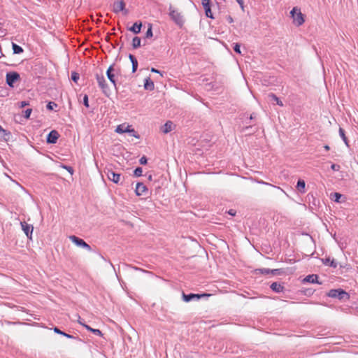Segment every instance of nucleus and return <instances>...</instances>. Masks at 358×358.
Segmentation results:
<instances>
[{
  "instance_id": "1",
  "label": "nucleus",
  "mask_w": 358,
  "mask_h": 358,
  "mask_svg": "<svg viewBox=\"0 0 358 358\" xmlns=\"http://www.w3.org/2000/svg\"><path fill=\"white\" fill-rule=\"evenodd\" d=\"M290 14L292 17L293 18V22L296 26L299 27L304 23V16L301 12L300 9H299L298 8H293L290 12Z\"/></svg>"
},
{
  "instance_id": "2",
  "label": "nucleus",
  "mask_w": 358,
  "mask_h": 358,
  "mask_svg": "<svg viewBox=\"0 0 358 358\" xmlns=\"http://www.w3.org/2000/svg\"><path fill=\"white\" fill-rule=\"evenodd\" d=\"M327 295L329 297L336 298L340 300L350 299L349 294L342 289H332L329 292Z\"/></svg>"
},
{
  "instance_id": "3",
  "label": "nucleus",
  "mask_w": 358,
  "mask_h": 358,
  "mask_svg": "<svg viewBox=\"0 0 358 358\" xmlns=\"http://www.w3.org/2000/svg\"><path fill=\"white\" fill-rule=\"evenodd\" d=\"M169 15L172 20L180 27L184 24L183 17L180 13L174 9L171 6L169 7Z\"/></svg>"
},
{
  "instance_id": "4",
  "label": "nucleus",
  "mask_w": 358,
  "mask_h": 358,
  "mask_svg": "<svg viewBox=\"0 0 358 358\" xmlns=\"http://www.w3.org/2000/svg\"><path fill=\"white\" fill-rule=\"evenodd\" d=\"M95 77L99 87L102 90L103 93L108 95V87L103 75L96 73Z\"/></svg>"
},
{
  "instance_id": "5",
  "label": "nucleus",
  "mask_w": 358,
  "mask_h": 358,
  "mask_svg": "<svg viewBox=\"0 0 358 358\" xmlns=\"http://www.w3.org/2000/svg\"><path fill=\"white\" fill-rule=\"evenodd\" d=\"M69 239L73 243H75L77 246H79V247H81V248H85L86 250H87L88 251H91L92 250V248L91 246L87 244L84 240H83L82 238H80L74 235H72V236H69Z\"/></svg>"
},
{
  "instance_id": "6",
  "label": "nucleus",
  "mask_w": 358,
  "mask_h": 358,
  "mask_svg": "<svg viewBox=\"0 0 358 358\" xmlns=\"http://www.w3.org/2000/svg\"><path fill=\"white\" fill-rule=\"evenodd\" d=\"M20 74L17 72H9L6 73V83L8 86L13 87V84L20 80Z\"/></svg>"
},
{
  "instance_id": "7",
  "label": "nucleus",
  "mask_w": 358,
  "mask_h": 358,
  "mask_svg": "<svg viewBox=\"0 0 358 358\" xmlns=\"http://www.w3.org/2000/svg\"><path fill=\"white\" fill-rule=\"evenodd\" d=\"M209 294H185L184 292L182 293V299L185 302H189L192 300L196 299L199 300L204 296H208Z\"/></svg>"
},
{
  "instance_id": "8",
  "label": "nucleus",
  "mask_w": 358,
  "mask_h": 358,
  "mask_svg": "<svg viewBox=\"0 0 358 358\" xmlns=\"http://www.w3.org/2000/svg\"><path fill=\"white\" fill-rule=\"evenodd\" d=\"M20 224L24 233L26 234L27 238L31 240L34 230L33 226L31 224H27L26 222H21Z\"/></svg>"
},
{
  "instance_id": "9",
  "label": "nucleus",
  "mask_w": 358,
  "mask_h": 358,
  "mask_svg": "<svg viewBox=\"0 0 358 358\" xmlns=\"http://www.w3.org/2000/svg\"><path fill=\"white\" fill-rule=\"evenodd\" d=\"M115 69L114 65H110L106 71V76L110 83L113 85L114 87L117 89V83L115 80V75L114 73Z\"/></svg>"
},
{
  "instance_id": "10",
  "label": "nucleus",
  "mask_w": 358,
  "mask_h": 358,
  "mask_svg": "<svg viewBox=\"0 0 358 358\" xmlns=\"http://www.w3.org/2000/svg\"><path fill=\"white\" fill-rule=\"evenodd\" d=\"M201 4L205 10V14L206 17L211 19H214L210 8V0H201Z\"/></svg>"
},
{
  "instance_id": "11",
  "label": "nucleus",
  "mask_w": 358,
  "mask_h": 358,
  "mask_svg": "<svg viewBox=\"0 0 358 358\" xmlns=\"http://www.w3.org/2000/svg\"><path fill=\"white\" fill-rule=\"evenodd\" d=\"M107 177L108 180L113 181L115 184H119L121 179V175L116 173L112 170H108L107 172Z\"/></svg>"
},
{
  "instance_id": "12",
  "label": "nucleus",
  "mask_w": 358,
  "mask_h": 358,
  "mask_svg": "<svg viewBox=\"0 0 358 358\" xmlns=\"http://www.w3.org/2000/svg\"><path fill=\"white\" fill-rule=\"evenodd\" d=\"M59 137V133L56 130L51 131L47 136L46 141L48 143L55 144Z\"/></svg>"
},
{
  "instance_id": "13",
  "label": "nucleus",
  "mask_w": 358,
  "mask_h": 358,
  "mask_svg": "<svg viewBox=\"0 0 358 358\" xmlns=\"http://www.w3.org/2000/svg\"><path fill=\"white\" fill-rule=\"evenodd\" d=\"M125 10V3L121 1H116L113 3V10L114 13H117L120 11H123Z\"/></svg>"
},
{
  "instance_id": "14",
  "label": "nucleus",
  "mask_w": 358,
  "mask_h": 358,
  "mask_svg": "<svg viewBox=\"0 0 358 358\" xmlns=\"http://www.w3.org/2000/svg\"><path fill=\"white\" fill-rule=\"evenodd\" d=\"M115 131L118 134H123V133H127V132H134L135 133V130L134 129L131 128V126L125 124H120L117 127Z\"/></svg>"
},
{
  "instance_id": "15",
  "label": "nucleus",
  "mask_w": 358,
  "mask_h": 358,
  "mask_svg": "<svg viewBox=\"0 0 358 358\" xmlns=\"http://www.w3.org/2000/svg\"><path fill=\"white\" fill-rule=\"evenodd\" d=\"M146 192H148V188L143 182H138L136 184L135 192L137 196H142Z\"/></svg>"
},
{
  "instance_id": "16",
  "label": "nucleus",
  "mask_w": 358,
  "mask_h": 358,
  "mask_svg": "<svg viewBox=\"0 0 358 358\" xmlns=\"http://www.w3.org/2000/svg\"><path fill=\"white\" fill-rule=\"evenodd\" d=\"M270 288L275 293L282 292L285 289L284 286L278 282H273L271 285Z\"/></svg>"
},
{
  "instance_id": "17",
  "label": "nucleus",
  "mask_w": 358,
  "mask_h": 358,
  "mask_svg": "<svg viewBox=\"0 0 358 358\" xmlns=\"http://www.w3.org/2000/svg\"><path fill=\"white\" fill-rule=\"evenodd\" d=\"M322 262L324 265L329 266L334 268L338 266V263L334 259H331L330 257L322 259Z\"/></svg>"
},
{
  "instance_id": "18",
  "label": "nucleus",
  "mask_w": 358,
  "mask_h": 358,
  "mask_svg": "<svg viewBox=\"0 0 358 358\" xmlns=\"http://www.w3.org/2000/svg\"><path fill=\"white\" fill-rule=\"evenodd\" d=\"M173 123L171 121H167L161 128V131L164 134H168L172 131Z\"/></svg>"
},
{
  "instance_id": "19",
  "label": "nucleus",
  "mask_w": 358,
  "mask_h": 358,
  "mask_svg": "<svg viewBox=\"0 0 358 358\" xmlns=\"http://www.w3.org/2000/svg\"><path fill=\"white\" fill-rule=\"evenodd\" d=\"M303 282H310V283H318L321 284V282H318V275L315 274L308 275L304 279Z\"/></svg>"
},
{
  "instance_id": "20",
  "label": "nucleus",
  "mask_w": 358,
  "mask_h": 358,
  "mask_svg": "<svg viewBox=\"0 0 358 358\" xmlns=\"http://www.w3.org/2000/svg\"><path fill=\"white\" fill-rule=\"evenodd\" d=\"M141 27H142V23L141 22H135L132 27H129V30L131 32H133L134 34H138L141 32Z\"/></svg>"
},
{
  "instance_id": "21",
  "label": "nucleus",
  "mask_w": 358,
  "mask_h": 358,
  "mask_svg": "<svg viewBox=\"0 0 358 358\" xmlns=\"http://www.w3.org/2000/svg\"><path fill=\"white\" fill-rule=\"evenodd\" d=\"M268 98L271 101H275L276 104L280 106H283V103L280 99L273 93L268 94Z\"/></svg>"
},
{
  "instance_id": "22",
  "label": "nucleus",
  "mask_w": 358,
  "mask_h": 358,
  "mask_svg": "<svg viewBox=\"0 0 358 358\" xmlns=\"http://www.w3.org/2000/svg\"><path fill=\"white\" fill-rule=\"evenodd\" d=\"M144 88L147 90H150V91H152L154 90L155 88V85H154V83L153 81H152L150 80V78H147L145 80V83H144Z\"/></svg>"
},
{
  "instance_id": "23",
  "label": "nucleus",
  "mask_w": 358,
  "mask_h": 358,
  "mask_svg": "<svg viewBox=\"0 0 358 358\" xmlns=\"http://www.w3.org/2000/svg\"><path fill=\"white\" fill-rule=\"evenodd\" d=\"M296 188L301 193L306 192V182L303 180L299 179L296 184Z\"/></svg>"
},
{
  "instance_id": "24",
  "label": "nucleus",
  "mask_w": 358,
  "mask_h": 358,
  "mask_svg": "<svg viewBox=\"0 0 358 358\" xmlns=\"http://www.w3.org/2000/svg\"><path fill=\"white\" fill-rule=\"evenodd\" d=\"M80 324L83 325L87 330L92 332L94 334H95L96 336H102V333H101V331L99 329H93L91 327H90L89 325L83 324L81 322H80Z\"/></svg>"
},
{
  "instance_id": "25",
  "label": "nucleus",
  "mask_w": 358,
  "mask_h": 358,
  "mask_svg": "<svg viewBox=\"0 0 358 358\" xmlns=\"http://www.w3.org/2000/svg\"><path fill=\"white\" fill-rule=\"evenodd\" d=\"M53 331L55 333L62 335L68 338H75L73 335L65 333L64 331H61L58 327H54Z\"/></svg>"
},
{
  "instance_id": "26",
  "label": "nucleus",
  "mask_w": 358,
  "mask_h": 358,
  "mask_svg": "<svg viewBox=\"0 0 358 358\" xmlns=\"http://www.w3.org/2000/svg\"><path fill=\"white\" fill-rule=\"evenodd\" d=\"M12 48L14 54H20L22 53L24 51L23 48L21 46L14 43H12Z\"/></svg>"
},
{
  "instance_id": "27",
  "label": "nucleus",
  "mask_w": 358,
  "mask_h": 358,
  "mask_svg": "<svg viewBox=\"0 0 358 358\" xmlns=\"http://www.w3.org/2000/svg\"><path fill=\"white\" fill-rule=\"evenodd\" d=\"M141 38L138 36L134 37L132 40V47L134 49H137L141 46Z\"/></svg>"
},
{
  "instance_id": "28",
  "label": "nucleus",
  "mask_w": 358,
  "mask_h": 358,
  "mask_svg": "<svg viewBox=\"0 0 358 358\" xmlns=\"http://www.w3.org/2000/svg\"><path fill=\"white\" fill-rule=\"evenodd\" d=\"M339 135L341 137V138L343 139V141H344V143H345V145L348 146V140L347 137L345 136L344 129H342L341 127L339 128Z\"/></svg>"
},
{
  "instance_id": "29",
  "label": "nucleus",
  "mask_w": 358,
  "mask_h": 358,
  "mask_svg": "<svg viewBox=\"0 0 358 358\" xmlns=\"http://www.w3.org/2000/svg\"><path fill=\"white\" fill-rule=\"evenodd\" d=\"M257 273H262L264 275H268L270 274V269L269 268H259L256 270Z\"/></svg>"
},
{
  "instance_id": "30",
  "label": "nucleus",
  "mask_w": 358,
  "mask_h": 358,
  "mask_svg": "<svg viewBox=\"0 0 358 358\" xmlns=\"http://www.w3.org/2000/svg\"><path fill=\"white\" fill-rule=\"evenodd\" d=\"M143 169L141 167H137L134 171V175L136 177H140L142 176Z\"/></svg>"
},
{
  "instance_id": "31",
  "label": "nucleus",
  "mask_w": 358,
  "mask_h": 358,
  "mask_svg": "<svg viewBox=\"0 0 358 358\" xmlns=\"http://www.w3.org/2000/svg\"><path fill=\"white\" fill-rule=\"evenodd\" d=\"M79 78H80L79 73H76V72H75V71H73V72H72V73H71V80H72L74 83H78V80H79Z\"/></svg>"
},
{
  "instance_id": "32",
  "label": "nucleus",
  "mask_w": 358,
  "mask_h": 358,
  "mask_svg": "<svg viewBox=\"0 0 358 358\" xmlns=\"http://www.w3.org/2000/svg\"><path fill=\"white\" fill-rule=\"evenodd\" d=\"M145 38H148L152 36V25L149 24V27L145 33Z\"/></svg>"
},
{
  "instance_id": "33",
  "label": "nucleus",
  "mask_w": 358,
  "mask_h": 358,
  "mask_svg": "<svg viewBox=\"0 0 358 358\" xmlns=\"http://www.w3.org/2000/svg\"><path fill=\"white\" fill-rule=\"evenodd\" d=\"M303 294L306 296H311L314 293V290L311 288L306 289L302 291Z\"/></svg>"
},
{
  "instance_id": "34",
  "label": "nucleus",
  "mask_w": 358,
  "mask_h": 358,
  "mask_svg": "<svg viewBox=\"0 0 358 358\" xmlns=\"http://www.w3.org/2000/svg\"><path fill=\"white\" fill-rule=\"evenodd\" d=\"M57 104L55 103V102H52V101H50L47 106H46V108L48 110H52L54 109V107H57Z\"/></svg>"
},
{
  "instance_id": "35",
  "label": "nucleus",
  "mask_w": 358,
  "mask_h": 358,
  "mask_svg": "<svg viewBox=\"0 0 358 358\" xmlns=\"http://www.w3.org/2000/svg\"><path fill=\"white\" fill-rule=\"evenodd\" d=\"M83 103L85 107L89 108V99L88 96L87 94L84 95Z\"/></svg>"
},
{
  "instance_id": "36",
  "label": "nucleus",
  "mask_w": 358,
  "mask_h": 358,
  "mask_svg": "<svg viewBox=\"0 0 358 358\" xmlns=\"http://www.w3.org/2000/svg\"><path fill=\"white\" fill-rule=\"evenodd\" d=\"M234 50L238 53V54H241V47H240V45L238 43H234Z\"/></svg>"
},
{
  "instance_id": "37",
  "label": "nucleus",
  "mask_w": 358,
  "mask_h": 358,
  "mask_svg": "<svg viewBox=\"0 0 358 358\" xmlns=\"http://www.w3.org/2000/svg\"><path fill=\"white\" fill-rule=\"evenodd\" d=\"M32 110L31 108H28L24 111V117L27 119L29 118L30 115L31 113Z\"/></svg>"
},
{
  "instance_id": "38",
  "label": "nucleus",
  "mask_w": 358,
  "mask_h": 358,
  "mask_svg": "<svg viewBox=\"0 0 358 358\" xmlns=\"http://www.w3.org/2000/svg\"><path fill=\"white\" fill-rule=\"evenodd\" d=\"M148 162V159L145 156H143L140 158L139 159V163L141 164V165H145Z\"/></svg>"
},
{
  "instance_id": "39",
  "label": "nucleus",
  "mask_w": 358,
  "mask_h": 358,
  "mask_svg": "<svg viewBox=\"0 0 358 358\" xmlns=\"http://www.w3.org/2000/svg\"><path fill=\"white\" fill-rule=\"evenodd\" d=\"M342 196V195L340 193H334V199L336 202H339L340 198Z\"/></svg>"
},
{
  "instance_id": "40",
  "label": "nucleus",
  "mask_w": 358,
  "mask_h": 358,
  "mask_svg": "<svg viewBox=\"0 0 358 358\" xmlns=\"http://www.w3.org/2000/svg\"><path fill=\"white\" fill-rule=\"evenodd\" d=\"M132 72L134 73L136 71L138 68V61L133 62L132 63Z\"/></svg>"
},
{
  "instance_id": "41",
  "label": "nucleus",
  "mask_w": 358,
  "mask_h": 358,
  "mask_svg": "<svg viewBox=\"0 0 358 358\" xmlns=\"http://www.w3.org/2000/svg\"><path fill=\"white\" fill-rule=\"evenodd\" d=\"M331 169L334 171H338L340 169V166L336 164H332L331 166Z\"/></svg>"
},
{
  "instance_id": "42",
  "label": "nucleus",
  "mask_w": 358,
  "mask_h": 358,
  "mask_svg": "<svg viewBox=\"0 0 358 358\" xmlns=\"http://www.w3.org/2000/svg\"><path fill=\"white\" fill-rule=\"evenodd\" d=\"M270 274L278 275V274H280V270L279 269H270Z\"/></svg>"
},
{
  "instance_id": "43",
  "label": "nucleus",
  "mask_w": 358,
  "mask_h": 358,
  "mask_svg": "<svg viewBox=\"0 0 358 358\" xmlns=\"http://www.w3.org/2000/svg\"><path fill=\"white\" fill-rule=\"evenodd\" d=\"M64 168L65 169H66L71 174H73V169L72 167L71 166H64Z\"/></svg>"
},
{
  "instance_id": "44",
  "label": "nucleus",
  "mask_w": 358,
  "mask_h": 358,
  "mask_svg": "<svg viewBox=\"0 0 358 358\" xmlns=\"http://www.w3.org/2000/svg\"><path fill=\"white\" fill-rule=\"evenodd\" d=\"M129 58L131 61V62L132 63L133 62H134L135 61H137L136 58L131 54H129Z\"/></svg>"
},
{
  "instance_id": "45",
  "label": "nucleus",
  "mask_w": 358,
  "mask_h": 358,
  "mask_svg": "<svg viewBox=\"0 0 358 358\" xmlns=\"http://www.w3.org/2000/svg\"><path fill=\"white\" fill-rule=\"evenodd\" d=\"M129 58L131 61V62L132 63L133 62H134L135 61H137L136 58L131 54H129Z\"/></svg>"
},
{
  "instance_id": "46",
  "label": "nucleus",
  "mask_w": 358,
  "mask_h": 358,
  "mask_svg": "<svg viewBox=\"0 0 358 358\" xmlns=\"http://www.w3.org/2000/svg\"><path fill=\"white\" fill-rule=\"evenodd\" d=\"M129 134H130L131 136L136 138H140V136L137 134V132L135 131V133L134 132H128Z\"/></svg>"
},
{
  "instance_id": "47",
  "label": "nucleus",
  "mask_w": 358,
  "mask_h": 358,
  "mask_svg": "<svg viewBox=\"0 0 358 358\" xmlns=\"http://www.w3.org/2000/svg\"><path fill=\"white\" fill-rule=\"evenodd\" d=\"M226 20H227V22L229 23H232L234 22V20H233V18H232V17L231 15H227L226 17Z\"/></svg>"
},
{
  "instance_id": "48",
  "label": "nucleus",
  "mask_w": 358,
  "mask_h": 358,
  "mask_svg": "<svg viewBox=\"0 0 358 358\" xmlns=\"http://www.w3.org/2000/svg\"><path fill=\"white\" fill-rule=\"evenodd\" d=\"M28 105H29V103L27 101H23L20 102V107L21 108H24V107H25L26 106H28Z\"/></svg>"
},
{
  "instance_id": "49",
  "label": "nucleus",
  "mask_w": 358,
  "mask_h": 358,
  "mask_svg": "<svg viewBox=\"0 0 358 358\" xmlns=\"http://www.w3.org/2000/svg\"><path fill=\"white\" fill-rule=\"evenodd\" d=\"M228 213L232 216H234L236 213V210H234V209H230L229 211H228Z\"/></svg>"
},
{
  "instance_id": "50",
  "label": "nucleus",
  "mask_w": 358,
  "mask_h": 358,
  "mask_svg": "<svg viewBox=\"0 0 358 358\" xmlns=\"http://www.w3.org/2000/svg\"><path fill=\"white\" fill-rule=\"evenodd\" d=\"M237 3L240 5V6L243 8V0H236Z\"/></svg>"
},
{
  "instance_id": "51",
  "label": "nucleus",
  "mask_w": 358,
  "mask_h": 358,
  "mask_svg": "<svg viewBox=\"0 0 358 358\" xmlns=\"http://www.w3.org/2000/svg\"><path fill=\"white\" fill-rule=\"evenodd\" d=\"M151 71H152V72H153V73H160V74H161V76H162V74L161 73V72H160L159 70H157V69H155V68H152V69H151Z\"/></svg>"
},
{
  "instance_id": "52",
  "label": "nucleus",
  "mask_w": 358,
  "mask_h": 358,
  "mask_svg": "<svg viewBox=\"0 0 358 358\" xmlns=\"http://www.w3.org/2000/svg\"><path fill=\"white\" fill-rule=\"evenodd\" d=\"M257 117V115L255 113H252L250 116V120L255 119Z\"/></svg>"
},
{
  "instance_id": "53",
  "label": "nucleus",
  "mask_w": 358,
  "mask_h": 358,
  "mask_svg": "<svg viewBox=\"0 0 358 358\" xmlns=\"http://www.w3.org/2000/svg\"><path fill=\"white\" fill-rule=\"evenodd\" d=\"M258 183L263 184V185H271L269 183L266 182L262 181V180L258 181Z\"/></svg>"
},
{
  "instance_id": "54",
  "label": "nucleus",
  "mask_w": 358,
  "mask_h": 358,
  "mask_svg": "<svg viewBox=\"0 0 358 358\" xmlns=\"http://www.w3.org/2000/svg\"><path fill=\"white\" fill-rule=\"evenodd\" d=\"M307 196H308V199H309V200H310V197H311L313 200H315V198H314V196H313V194H308Z\"/></svg>"
},
{
  "instance_id": "55",
  "label": "nucleus",
  "mask_w": 358,
  "mask_h": 358,
  "mask_svg": "<svg viewBox=\"0 0 358 358\" xmlns=\"http://www.w3.org/2000/svg\"><path fill=\"white\" fill-rule=\"evenodd\" d=\"M324 149H325V150H327V151L329 150V149H330L329 146V145H325L324 146Z\"/></svg>"
},
{
  "instance_id": "56",
  "label": "nucleus",
  "mask_w": 358,
  "mask_h": 358,
  "mask_svg": "<svg viewBox=\"0 0 358 358\" xmlns=\"http://www.w3.org/2000/svg\"><path fill=\"white\" fill-rule=\"evenodd\" d=\"M0 131H2V132H3V133L6 134V130H4V129L1 127V126H0Z\"/></svg>"
},
{
  "instance_id": "57",
  "label": "nucleus",
  "mask_w": 358,
  "mask_h": 358,
  "mask_svg": "<svg viewBox=\"0 0 358 358\" xmlns=\"http://www.w3.org/2000/svg\"><path fill=\"white\" fill-rule=\"evenodd\" d=\"M134 268L135 270H140V271H143V272H145V271H144V270H143V269H141V268H137V267H134Z\"/></svg>"
},
{
  "instance_id": "58",
  "label": "nucleus",
  "mask_w": 358,
  "mask_h": 358,
  "mask_svg": "<svg viewBox=\"0 0 358 358\" xmlns=\"http://www.w3.org/2000/svg\"><path fill=\"white\" fill-rule=\"evenodd\" d=\"M152 175H150V176L148 177V179L149 180H152Z\"/></svg>"
},
{
  "instance_id": "59",
  "label": "nucleus",
  "mask_w": 358,
  "mask_h": 358,
  "mask_svg": "<svg viewBox=\"0 0 358 358\" xmlns=\"http://www.w3.org/2000/svg\"><path fill=\"white\" fill-rule=\"evenodd\" d=\"M122 45H122L121 47H120V50H121V49L122 48Z\"/></svg>"
}]
</instances>
